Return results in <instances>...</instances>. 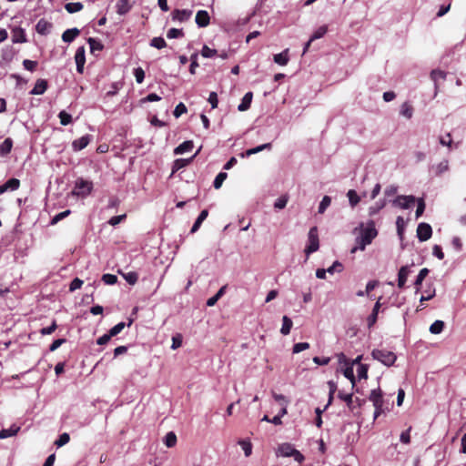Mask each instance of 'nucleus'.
I'll return each mask as SVG.
<instances>
[{
	"instance_id": "nucleus-49",
	"label": "nucleus",
	"mask_w": 466,
	"mask_h": 466,
	"mask_svg": "<svg viewBox=\"0 0 466 466\" xmlns=\"http://www.w3.org/2000/svg\"><path fill=\"white\" fill-rule=\"evenodd\" d=\"M289 201L288 196L284 195L279 197L274 203V208L276 209H283Z\"/></svg>"
},
{
	"instance_id": "nucleus-64",
	"label": "nucleus",
	"mask_w": 466,
	"mask_h": 466,
	"mask_svg": "<svg viewBox=\"0 0 466 466\" xmlns=\"http://www.w3.org/2000/svg\"><path fill=\"white\" fill-rule=\"evenodd\" d=\"M82 285H83V280H81L78 278H76L71 281L69 289H70V291H75V290L80 289Z\"/></svg>"
},
{
	"instance_id": "nucleus-24",
	"label": "nucleus",
	"mask_w": 466,
	"mask_h": 466,
	"mask_svg": "<svg viewBox=\"0 0 466 466\" xmlns=\"http://www.w3.org/2000/svg\"><path fill=\"white\" fill-rule=\"evenodd\" d=\"M80 31L77 28H70L66 30L62 35V40L66 43H71L79 35Z\"/></svg>"
},
{
	"instance_id": "nucleus-27",
	"label": "nucleus",
	"mask_w": 466,
	"mask_h": 466,
	"mask_svg": "<svg viewBox=\"0 0 466 466\" xmlns=\"http://www.w3.org/2000/svg\"><path fill=\"white\" fill-rule=\"evenodd\" d=\"M252 93L248 92L244 95L241 103L238 105V111H246L249 108L251 101H252Z\"/></svg>"
},
{
	"instance_id": "nucleus-34",
	"label": "nucleus",
	"mask_w": 466,
	"mask_h": 466,
	"mask_svg": "<svg viewBox=\"0 0 466 466\" xmlns=\"http://www.w3.org/2000/svg\"><path fill=\"white\" fill-rule=\"evenodd\" d=\"M225 290H226V286L221 287L219 289V290L213 297L209 298L207 300V306L208 307L214 306L218 302V300L224 295Z\"/></svg>"
},
{
	"instance_id": "nucleus-12",
	"label": "nucleus",
	"mask_w": 466,
	"mask_h": 466,
	"mask_svg": "<svg viewBox=\"0 0 466 466\" xmlns=\"http://www.w3.org/2000/svg\"><path fill=\"white\" fill-rule=\"evenodd\" d=\"M196 24L199 27H206L209 25L210 17L207 11L199 10L196 15Z\"/></svg>"
},
{
	"instance_id": "nucleus-56",
	"label": "nucleus",
	"mask_w": 466,
	"mask_h": 466,
	"mask_svg": "<svg viewBox=\"0 0 466 466\" xmlns=\"http://www.w3.org/2000/svg\"><path fill=\"white\" fill-rule=\"evenodd\" d=\"M309 348V344L308 342H299L293 346L292 352L294 354H297L303 350H308Z\"/></svg>"
},
{
	"instance_id": "nucleus-15",
	"label": "nucleus",
	"mask_w": 466,
	"mask_h": 466,
	"mask_svg": "<svg viewBox=\"0 0 466 466\" xmlns=\"http://www.w3.org/2000/svg\"><path fill=\"white\" fill-rule=\"evenodd\" d=\"M51 29L52 24L45 19H40L35 25L36 32L42 35H48Z\"/></svg>"
},
{
	"instance_id": "nucleus-55",
	"label": "nucleus",
	"mask_w": 466,
	"mask_h": 466,
	"mask_svg": "<svg viewBox=\"0 0 466 466\" xmlns=\"http://www.w3.org/2000/svg\"><path fill=\"white\" fill-rule=\"evenodd\" d=\"M134 76L137 83L141 84L145 79V71L142 67H137L134 69Z\"/></svg>"
},
{
	"instance_id": "nucleus-29",
	"label": "nucleus",
	"mask_w": 466,
	"mask_h": 466,
	"mask_svg": "<svg viewBox=\"0 0 466 466\" xmlns=\"http://www.w3.org/2000/svg\"><path fill=\"white\" fill-rule=\"evenodd\" d=\"M289 49L274 56V62L279 66H286L289 62Z\"/></svg>"
},
{
	"instance_id": "nucleus-43",
	"label": "nucleus",
	"mask_w": 466,
	"mask_h": 466,
	"mask_svg": "<svg viewBox=\"0 0 466 466\" xmlns=\"http://www.w3.org/2000/svg\"><path fill=\"white\" fill-rule=\"evenodd\" d=\"M228 175L225 172H220L217 175V177L214 179L213 186L216 189H218L221 187L223 182L227 178Z\"/></svg>"
},
{
	"instance_id": "nucleus-7",
	"label": "nucleus",
	"mask_w": 466,
	"mask_h": 466,
	"mask_svg": "<svg viewBox=\"0 0 466 466\" xmlns=\"http://www.w3.org/2000/svg\"><path fill=\"white\" fill-rule=\"evenodd\" d=\"M432 228L431 225L421 222L418 225L417 228V237L420 241H427L431 238Z\"/></svg>"
},
{
	"instance_id": "nucleus-51",
	"label": "nucleus",
	"mask_w": 466,
	"mask_h": 466,
	"mask_svg": "<svg viewBox=\"0 0 466 466\" xmlns=\"http://www.w3.org/2000/svg\"><path fill=\"white\" fill-rule=\"evenodd\" d=\"M272 397L273 399L279 402L280 406H288L289 405V400L282 394H278L275 391H272Z\"/></svg>"
},
{
	"instance_id": "nucleus-6",
	"label": "nucleus",
	"mask_w": 466,
	"mask_h": 466,
	"mask_svg": "<svg viewBox=\"0 0 466 466\" xmlns=\"http://www.w3.org/2000/svg\"><path fill=\"white\" fill-rule=\"evenodd\" d=\"M416 201V198L414 196H411V195H409V196H404V195H400V196H398L394 200H393V205L394 206H397L402 209H408L410 208Z\"/></svg>"
},
{
	"instance_id": "nucleus-46",
	"label": "nucleus",
	"mask_w": 466,
	"mask_h": 466,
	"mask_svg": "<svg viewBox=\"0 0 466 466\" xmlns=\"http://www.w3.org/2000/svg\"><path fill=\"white\" fill-rule=\"evenodd\" d=\"M368 370L369 367L366 364H359L357 368V375L359 380H366L368 378Z\"/></svg>"
},
{
	"instance_id": "nucleus-48",
	"label": "nucleus",
	"mask_w": 466,
	"mask_h": 466,
	"mask_svg": "<svg viewBox=\"0 0 466 466\" xmlns=\"http://www.w3.org/2000/svg\"><path fill=\"white\" fill-rule=\"evenodd\" d=\"M150 46L157 49H162L167 46V44L164 38L154 37L150 41Z\"/></svg>"
},
{
	"instance_id": "nucleus-22",
	"label": "nucleus",
	"mask_w": 466,
	"mask_h": 466,
	"mask_svg": "<svg viewBox=\"0 0 466 466\" xmlns=\"http://www.w3.org/2000/svg\"><path fill=\"white\" fill-rule=\"evenodd\" d=\"M20 431V426H17L16 424H13L8 429H3L0 431V439H6L9 437H13L17 434V432Z\"/></svg>"
},
{
	"instance_id": "nucleus-62",
	"label": "nucleus",
	"mask_w": 466,
	"mask_h": 466,
	"mask_svg": "<svg viewBox=\"0 0 466 466\" xmlns=\"http://www.w3.org/2000/svg\"><path fill=\"white\" fill-rule=\"evenodd\" d=\"M449 169L448 160H443L436 166V172L441 174Z\"/></svg>"
},
{
	"instance_id": "nucleus-25",
	"label": "nucleus",
	"mask_w": 466,
	"mask_h": 466,
	"mask_svg": "<svg viewBox=\"0 0 466 466\" xmlns=\"http://www.w3.org/2000/svg\"><path fill=\"white\" fill-rule=\"evenodd\" d=\"M386 204L387 202L385 198L379 199L369 208V215L371 217L376 215L386 206Z\"/></svg>"
},
{
	"instance_id": "nucleus-60",
	"label": "nucleus",
	"mask_w": 466,
	"mask_h": 466,
	"mask_svg": "<svg viewBox=\"0 0 466 466\" xmlns=\"http://www.w3.org/2000/svg\"><path fill=\"white\" fill-rule=\"evenodd\" d=\"M418 205H417V209H416V218H419L424 212L425 210V202L423 200V198H419L418 199Z\"/></svg>"
},
{
	"instance_id": "nucleus-5",
	"label": "nucleus",
	"mask_w": 466,
	"mask_h": 466,
	"mask_svg": "<svg viewBox=\"0 0 466 466\" xmlns=\"http://www.w3.org/2000/svg\"><path fill=\"white\" fill-rule=\"evenodd\" d=\"M319 248V235L317 227H312L308 233V245L305 248V253L309 257L316 252Z\"/></svg>"
},
{
	"instance_id": "nucleus-52",
	"label": "nucleus",
	"mask_w": 466,
	"mask_h": 466,
	"mask_svg": "<svg viewBox=\"0 0 466 466\" xmlns=\"http://www.w3.org/2000/svg\"><path fill=\"white\" fill-rule=\"evenodd\" d=\"M217 54V50L208 47V46H204L201 50V55L205 58H211L215 56Z\"/></svg>"
},
{
	"instance_id": "nucleus-37",
	"label": "nucleus",
	"mask_w": 466,
	"mask_h": 466,
	"mask_svg": "<svg viewBox=\"0 0 466 466\" xmlns=\"http://www.w3.org/2000/svg\"><path fill=\"white\" fill-rule=\"evenodd\" d=\"M444 329V322L442 320H435L430 326V332L432 334H440Z\"/></svg>"
},
{
	"instance_id": "nucleus-31",
	"label": "nucleus",
	"mask_w": 466,
	"mask_h": 466,
	"mask_svg": "<svg viewBox=\"0 0 466 466\" xmlns=\"http://www.w3.org/2000/svg\"><path fill=\"white\" fill-rule=\"evenodd\" d=\"M347 197L349 198V203L351 208L356 207L360 201V197L357 194V192L354 189H350L347 193Z\"/></svg>"
},
{
	"instance_id": "nucleus-50",
	"label": "nucleus",
	"mask_w": 466,
	"mask_h": 466,
	"mask_svg": "<svg viewBox=\"0 0 466 466\" xmlns=\"http://www.w3.org/2000/svg\"><path fill=\"white\" fill-rule=\"evenodd\" d=\"M69 441H70L69 434L66 432H64L56 441L55 444L59 448V447H62V446L66 445V443H68Z\"/></svg>"
},
{
	"instance_id": "nucleus-14",
	"label": "nucleus",
	"mask_w": 466,
	"mask_h": 466,
	"mask_svg": "<svg viewBox=\"0 0 466 466\" xmlns=\"http://www.w3.org/2000/svg\"><path fill=\"white\" fill-rule=\"evenodd\" d=\"M91 137L89 135L83 136L72 143V147L75 151H79L84 149L90 142Z\"/></svg>"
},
{
	"instance_id": "nucleus-63",
	"label": "nucleus",
	"mask_w": 466,
	"mask_h": 466,
	"mask_svg": "<svg viewBox=\"0 0 466 466\" xmlns=\"http://www.w3.org/2000/svg\"><path fill=\"white\" fill-rule=\"evenodd\" d=\"M36 65L37 63L35 61H33V60H29V59H25L23 61V66L24 67L28 70V71H34L36 67Z\"/></svg>"
},
{
	"instance_id": "nucleus-54",
	"label": "nucleus",
	"mask_w": 466,
	"mask_h": 466,
	"mask_svg": "<svg viewBox=\"0 0 466 466\" xmlns=\"http://www.w3.org/2000/svg\"><path fill=\"white\" fill-rule=\"evenodd\" d=\"M70 210L69 209H66L63 212H60L58 214H56V216H54L51 219V225H55L56 224L57 222H59L60 220L64 219L65 218H66L69 214H70Z\"/></svg>"
},
{
	"instance_id": "nucleus-21",
	"label": "nucleus",
	"mask_w": 466,
	"mask_h": 466,
	"mask_svg": "<svg viewBox=\"0 0 466 466\" xmlns=\"http://www.w3.org/2000/svg\"><path fill=\"white\" fill-rule=\"evenodd\" d=\"M194 144L191 140H187L181 143L174 149L175 155H182L184 153L189 152L193 149Z\"/></svg>"
},
{
	"instance_id": "nucleus-45",
	"label": "nucleus",
	"mask_w": 466,
	"mask_h": 466,
	"mask_svg": "<svg viewBox=\"0 0 466 466\" xmlns=\"http://www.w3.org/2000/svg\"><path fill=\"white\" fill-rule=\"evenodd\" d=\"M238 444L241 446L244 453H245V456L246 457H248L251 452H252V444L250 441H246V440H241L238 441Z\"/></svg>"
},
{
	"instance_id": "nucleus-44",
	"label": "nucleus",
	"mask_w": 466,
	"mask_h": 466,
	"mask_svg": "<svg viewBox=\"0 0 466 466\" xmlns=\"http://www.w3.org/2000/svg\"><path fill=\"white\" fill-rule=\"evenodd\" d=\"M330 203L331 198L329 196L323 197L319 206V213L323 214L326 211V209L329 207Z\"/></svg>"
},
{
	"instance_id": "nucleus-53",
	"label": "nucleus",
	"mask_w": 466,
	"mask_h": 466,
	"mask_svg": "<svg viewBox=\"0 0 466 466\" xmlns=\"http://www.w3.org/2000/svg\"><path fill=\"white\" fill-rule=\"evenodd\" d=\"M126 327L125 322H119L109 329L110 336L115 337L119 334Z\"/></svg>"
},
{
	"instance_id": "nucleus-41",
	"label": "nucleus",
	"mask_w": 466,
	"mask_h": 466,
	"mask_svg": "<svg viewBox=\"0 0 466 466\" xmlns=\"http://www.w3.org/2000/svg\"><path fill=\"white\" fill-rule=\"evenodd\" d=\"M343 375L351 382V386L355 387L356 380L354 376V370L352 365L346 367L343 370Z\"/></svg>"
},
{
	"instance_id": "nucleus-2",
	"label": "nucleus",
	"mask_w": 466,
	"mask_h": 466,
	"mask_svg": "<svg viewBox=\"0 0 466 466\" xmlns=\"http://www.w3.org/2000/svg\"><path fill=\"white\" fill-rule=\"evenodd\" d=\"M371 356L373 360L380 361L387 367L392 366L397 360L396 354L387 350L375 349L372 350Z\"/></svg>"
},
{
	"instance_id": "nucleus-38",
	"label": "nucleus",
	"mask_w": 466,
	"mask_h": 466,
	"mask_svg": "<svg viewBox=\"0 0 466 466\" xmlns=\"http://www.w3.org/2000/svg\"><path fill=\"white\" fill-rule=\"evenodd\" d=\"M431 77L437 87L438 82L446 78V73L441 70H432Z\"/></svg>"
},
{
	"instance_id": "nucleus-4",
	"label": "nucleus",
	"mask_w": 466,
	"mask_h": 466,
	"mask_svg": "<svg viewBox=\"0 0 466 466\" xmlns=\"http://www.w3.org/2000/svg\"><path fill=\"white\" fill-rule=\"evenodd\" d=\"M92 187V182L85 180L83 178H77L75 182V187L72 190V195L80 198H85L90 194Z\"/></svg>"
},
{
	"instance_id": "nucleus-33",
	"label": "nucleus",
	"mask_w": 466,
	"mask_h": 466,
	"mask_svg": "<svg viewBox=\"0 0 466 466\" xmlns=\"http://www.w3.org/2000/svg\"><path fill=\"white\" fill-rule=\"evenodd\" d=\"M193 157H195V156L191 157L190 158H178V159H176L174 161V165H173V172H176L183 167H185L186 166H187L190 161L193 159Z\"/></svg>"
},
{
	"instance_id": "nucleus-17",
	"label": "nucleus",
	"mask_w": 466,
	"mask_h": 466,
	"mask_svg": "<svg viewBox=\"0 0 466 466\" xmlns=\"http://www.w3.org/2000/svg\"><path fill=\"white\" fill-rule=\"evenodd\" d=\"M13 43H25L26 42L25 32L21 27H15L12 31Z\"/></svg>"
},
{
	"instance_id": "nucleus-10",
	"label": "nucleus",
	"mask_w": 466,
	"mask_h": 466,
	"mask_svg": "<svg viewBox=\"0 0 466 466\" xmlns=\"http://www.w3.org/2000/svg\"><path fill=\"white\" fill-rule=\"evenodd\" d=\"M20 187V181L17 178H10L5 184L0 186V194H4L6 191H15Z\"/></svg>"
},
{
	"instance_id": "nucleus-26",
	"label": "nucleus",
	"mask_w": 466,
	"mask_h": 466,
	"mask_svg": "<svg viewBox=\"0 0 466 466\" xmlns=\"http://www.w3.org/2000/svg\"><path fill=\"white\" fill-rule=\"evenodd\" d=\"M208 216V211L207 209L202 210L199 213V215H198V218L196 219L195 223L193 224L190 232L191 233L197 232L198 230V228H200L202 222L207 218Z\"/></svg>"
},
{
	"instance_id": "nucleus-8",
	"label": "nucleus",
	"mask_w": 466,
	"mask_h": 466,
	"mask_svg": "<svg viewBox=\"0 0 466 466\" xmlns=\"http://www.w3.org/2000/svg\"><path fill=\"white\" fill-rule=\"evenodd\" d=\"M75 61L76 65V71L80 74L84 71V66L86 63V49L85 46H79L75 54Z\"/></svg>"
},
{
	"instance_id": "nucleus-16",
	"label": "nucleus",
	"mask_w": 466,
	"mask_h": 466,
	"mask_svg": "<svg viewBox=\"0 0 466 466\" xmlns=\"http://www.w3.org/2000/svg\"><path fill=\"white\" fill-rule=\"evenodd\" d=\"M191 15H192V11H190V10H187V9L179 10V9H177V10H175L173 12L172 18L175 21L185 22V21H187V20H188L190 18Z\"/></svg>"
},
{
	"instance_id": "nucleus-18",
	"label": "nucleus",
	"mask_w": 466,
	"mask_h": 466,
	"mask_svg": "<svg viewBox=\"0 0 466 466\" xmlns=\"http://www.w3.org/2000/svg\"><path fill=\"white\" fill-rule=\"evenodd\" d=\"M270 148H271L270 143L262 144L256 147L249 148V149L246 150L244 153H241L240 157H250L251 155L258 154L265 149H270Z\"/></svg>"
},
{
	"instance_id": "nucleus-19",
	"label": "nucleus",
	"mask_w": 466,
	"mask_h": 466,
	"mask_svg": "<svg viewBox=\"0 0 466 466\" xmlns=\"http://www.w3.org/2000/svg\"><path fill=\"white\" fill-rule=\"evenodd\" d=\"M436 290L435 288H429L423 291L420 299V305L417 308V311L421 310L423 309V302L431 299L435 296Z\"/></svg>"
},
{
	"instance_id": "nucleus-36",
	"label": "nucleus",
	"mask_w": 466,
	"mask_h": 466,
	"mask_svg": "<svg viewBox=\"0 0 466 466\" xmlns=\"http://www.w3.org/2000/svg\"><path fill=\"white\" fill-rule=\"evenodd\" d=\"M400 115L408 119L412 117L413 108L408 102H405L401 105Z\"/></svg>"
},
{
	"instance_id": "nucleus-32",
	"label": "nucleus",
	"mask_w": 466,
	"mask_h": 466,
	"mask_svg": "<svg viewBox=\"0 0 466 466\" xmlns=\"http://www.w3.org/2000/svg\"><path fill=\"white\" fill-rule=\"evenodd\" d=\"M83 7H84L83 4L80 2H71V3L66 4V5H65V9L69 14H74V13L79 12L83 9Z\"/></svg>"
},
{
	"instance_id": "nucleus-47",
	"label": "nucleus",
	"mask_w": 466,
	"mask_h": 466,
	"mask_svg": "<svg viewBox=\"0 0 466 466\" xmlns=\"http://www.w3.org/2000/svg\"><path fill=\"white\" fill-rule=\"evenodd\" d=\"M58 117L60 119L61 125H63V126H67L72 122L71 115L68 114L67 112H66L65 110L61 111L58 114Z\"/></svg>"
},
{
	"instance_id": "nucleus-23",
	"label": "nucleus",
	"mask_w": 466,
	"mask_h": 466,
	"mask_svg": "<svg viewBox=\"0 0 466 466\" xmlns=\"http://www.w3.org/2000/svg\"><path fill=\"white\" fill-rule=\"evenodd\" d=\"M132 5L129 0H119L116 3V12L118 15H123L130 11Z\"/></svg>"
},
{
	"instance_id": "nucleus-3",
	"label": "nucleus",
	"mask_w": 466,
	"mask_h": 466,
	"mask_svg": "<svg viewBox=\"0 0 466 466\" xmlns=\"http://www.w3.org/2000/svg\"><path fill=\"white\" fill-rule=\"evenodd\" d=\"M277 456L281 457H293L296 461L299 463L302 462L304 460V456L296 450L292 444L285 442L279 446L277 451Z\"/></svg>"
},
{
	"instance_id": "nucleus-59",
	"label": "nucleus",
	"mask_w": 466,
	"mask_h": 466,
	"mask_svg": "<svg viewBox=\"0 0 466 466\" xmlns=\"http://www.w3.org/2000/svg\"><path fill=\"white\" fill-rule=\"evenodd\" d=\"M343 269V266L340 262L335 261L333 264L327 268L328 273L334 274L335 272H340Z\"/></svg>"
},
{
	"instance_id": "nucleus-58",
	"label": "nucleus",
	"mask_w": 466,
	"mask_h": 466,
	"mask_svg": "<svg viewBox=\"0 0 466 466\" xmlns=\"http://www.w3.org/2000/svg\"><path fill=\"white\" fill-rule=\"evenodd\" d=\"M102 280L106 285H114L116 283L117 278L116 275L106 273L102 276Z\"/></svg>"
},
{
	"instance_id": "nucleus-9",
	"label": "nucleus",
	"mask_w": 466,
	"mask_h": 466,
	"mask_svg": "<svg viewBox=\"0 0 466 466\" xmlns=\"http://www.w3.org/2000/svg\"><path fill=\"white\" fill-rule=\"evenodd\" d=\"M411 273L410 266H402L398 273V287L400 289L404 288L409 275Z\"/></svg>"
},
{
	"instance_id": "nucleus-35",
	"label": "nucleus",
	"mask_w": 466,
	"mask_h": 466,
	"mask_svg": "<svg viewBox=\"0 0 466 466\" xmlns=\"http://www.w3.org/2000/svg\"><path fill=\"white\" fill-rule=\"evenodd\" d=\"M291 328H292V320L289 317L284 316L282 318V327L280 329L281 334H283V335L289 334Z\"/></svg>"
},
{
	"instance_id": "nucleus-28",
	"label": "nucleus",
	"mask_w": 466,
	"mask_h": 466,
	"mask_svg": "<svg viewBox=\"0 0 466 466\" xmlns=\"http://www.w3.org/2000/svg\"><path fill=\"white\" fill-rule=\"evenodd\" d=\"M13 147V140L9 137L5 138L0 144V156L5 157L8 155Z\"/></svg>"
},
{
	"instance_id": "nucleus-42",
	"label": "nucleus",
	"mask_w": 466,
	"mask_h": 466,
	"mask_svg": "<svg viewBox=\"0 0 466 466\" xmlns=\"http://www.w3.org/2000/svg\"><path fill=\"white\" fill-rule=\"evenodd\" d=\"M164 442L167 447L171 448L176 445L177 443V436L173 431H169L165 436Z\"/></svg>"
},
{
	"instance_id": "nucleus-39",
	"label": "nucleus",
	"mask_w": 466,
	"mask_h": 466,
	"mask_svg": "<svg viewBox=\"0 0 466 466\" xmlns=\"http://www.w3.org/2000/svg\"><path fill=\"white\" fill-rule=\"evenodd\" d=\"M121 275L125 279V280L130 285H135L137 282L138 275L135 271L121 273Z\"/></svg>"
},
{
	"instance_id": "nucleus-11",
	"label": "nucleus",
	"mask_w": 466,
	"mask_h": 466,
	"mask_svg": "<svg viewBox=\"0 0 466 466\" xmlns=\"http://www.w3.org/2000/svg\"><path fill=\"white\" fill-rule=\"evenodd\" d=\"M370 400L372 402L374 408L375 407H383V398H382V392L380 389H375L370 391Z\"/></svg>"
},
{
	"instance_id": "nucleus-1",
	"label": "nucleus",
	"mask_w": 466,
	"mask_h": 466,
	"mask_svg": "<svg viewBox=\"0 0 466 466\" xmlns=\"http://www.w3.org/2000/svg\"><path fill=\"white\" fill-rule=\"evenodd\" d=\"M360 228V234L357 238L358 247L353 248L351 252H355L357 249L364 250L378 235L375 223L372 220H369L366 224L361 223Z\"/></svg>"
},
{
	"instance_id": "nucleus-57",
	"label": "nucleus",
	"mask_w": 466,
	"mask_h": 466,
	"mask_svg": "<svg viewBox=\"0 0 466 466\" xmlns=\"http://www.w3.org/2000/svg\"><path fill=\"white\" fill-rule=\"evenodd\" d=\"M184 34L182 29L171 28L167 31V36L169 39H174L181 37Z\"/></svg>"
},
{
	"instance_id": "nucleus-40",
	"label": "nucleus",
	"mask_w": 466,
	"mask_h": 466,
	"mask_svg": "<svg viewBox=\"0 0 466 466\" xmlns=\"http://www.w3.org/2000/svg\"><path fill=\"white\" fill-rule=\"evenodd\" d=\"M327 31H328L327 25L319 26L318 29H316L314 31V33L310 36V41H315L317 39L323 37L326 35Z\"/></svg>"
},
{
	"instance_id": "nucleus-13",
	"label": "nucleus",
	"mask_w": 466,
	"mask_h": 466,
	"mask_svg": "<svg viewBox=\"0 0 466 466\" xmlns=\"http://www.w3.org/2000/svg\"><path fill=\"white\" fill-rule=\"evenodd\" d=\"M380 299H381V297L379 298V299L376 301V303L372 309L371 314L367 318V324H368L369 328H371L377 321L378 314H379V311H380V309L381 306Z\"/></svg>"
},
{
	"instance_id": "nucleus-61",
	"label": "nucleus",
	"mask_w": 466,
	"mask_h": 466,
	"mask_svg": "<svg viewBox=\"0 0 466 466\" xmlns=\"http://www.w3.org/2000/svg\"><path fill=\"white\" fill-rule=\"evenodd\" d=\"M187 112V107L183 103H179L175 107V110L173 112L175 117H179L181 115L185 114Z\"/></svg>"
},
{
	"instance_id": "nucleus-20",
	"label": "nucleus",
	"mask_w": 466,
	"mask_h": 466,
	"mask_svg": "<svg viewBox=\"0 0 466 466\" xmlns=\"http://www.w3.org/2000/svg\"><path fill=\"white\" fill-rule=\"evenodd\" d=\"M47 89V82L45 79H38L33 89L30 91L32 95H43Z\"/></svg>"
},
{
	"instance_id": "nucleus-30",
	"label": "nucleus",
	"mask_w": 466,
	"mask_h": 466,
	"mask_svg": "<svg viewBox=\"0 0 466 466\" xmlns=\"http://www.w3.org/2000/svg\"><path fill=\"white\" fill-rule=\"evenodd\" d=\"M428 274H429V269L426 268H423L420 270V272L416 278V280L414 282V285L416 287V292H418L420 290L422 281L424 280V279L427 277Z\"/></svg>"
}]
</instances>
